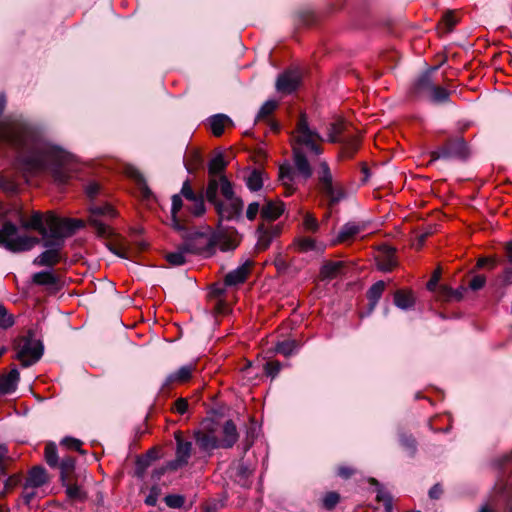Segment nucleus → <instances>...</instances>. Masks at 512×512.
<instances>
[{
	"label": "nucleus",
	"mask_w": 512,
	"mask_h": 512,
	"mask_svg": "<svg viewBox=\"0 0 512 512\" xmlns=\"http://www.w3.org/2000/svg\"><path fill=\"white\" fill-rule=\"evenodd\" d=\"M45 460L52 468L58 466L57 447L55 444L49 443L45 446Z\"/></svg>",
	"instance_id": "a19ab883"
},
{
	"label": "nucleus",
	"mask_w": 512,
	"mask_h": 512,
	"mask_svg": "<svg viewBox=\"0 0 512 512\" xmlns=\"http://www.w3.org/2000/svg\"><path fill=\"white\" fill-rule=\"evenodd\" d=\"M174 409L177 413L183 415L187 412L188 402L185 398H179L174 403Z\"/></svg>",
	"instance_id": "e2e57ef3"
},
{
	"label": "nucleus",
	"mask_w": 512,
	"mask_h": 512,
	"mask_svg": "<svg viewBox=\"0 0 512 512\" xmlns=\"http://www.w3.org/2000/svg\"><path fill=\"white\" fill-rule=\"evenodd\" d=\"M215 240V248L218 247L221 251L234 250L238 243L235 238H232L222 232L212 233Z\"/></svg>",
	"instance_id": "bb28decb"
},
{
	"label": "nucleus",
	"mask_w": 512,
	"mask_h": 512,
	"mask_svg": "<svg viewBox=\"0 0 512 512\" xmlns=\"http://www.w3.org/2000/svg\"><path fill=\"white\" fill-rule=\"evenodd\" d=\"M184 502L185 499L181 495L170 494L165 497V503L171 508H181Z\"/></svg>",
	"instance_id": "3c124183"
},
{
	"label": "nucleus",
	"mask_w": 512,
	"mask_h": 512,
	"mask_svg": "<svg viewBox=\"0 0 512 512\" xmlns=\"http://www.w3.org/2000/svg\"><path fill=\"white\" fill-rule=\"evenodd\" d=\"M85 192H86V195L89 198L90 202L97 201L96 197L101 195L102 187L100 186L99 183L92 181L87 184V186L85 188Z\"/></svg>",
	"instance_id": "de8ad7c7"
},
{
	"label": "nucleus",
	"mask_w": 512,
	"mask_h": 512,
	"mask_svg": "<svg viewBox=\"0 0 512 512\" xmlns=\"http://www.w3.org/2000/svg\"><path fill=\"white\" fill-rule=\"evenodd\" d=\"M260 211V204L258 202H252L248 205L246 210V218L253 221Z\"/></svg>",
	"instance_id": "bf43d9fd"
},
{
	"label": "nucleus",
	"mask_w": 512,
	"mask_h": 512,
	"mask_svg": "<svg viewBox=\"0 0 512 512\" xmlns=\"http://www.w3.org/2000/svg\"><path fill=\"white\" fill-rule=\"evenodd\" d=\"M339 495L336 492H329L323 498V506L327 509H332L339 502Z\"/></svg>",
	"instance_id": "5fc2aeb1"
},
{
	"label": "nucleus",
	"mask_w": 512,
	"mask_h": 512,
	"mask_svg": "<svg viewBox=\"0 0 512 512\" xmlns=\"http://www.w3.org/2000/svg\"><path fill=\"white\" fill-rule=\"evenodd\" d=\"M442 493V488L440 485L436 484L429 490V496L432 499H438Z\"/></svg>",
	"instance_id": "774afa93"
},
{
	"label": "nucleus",
	"mask_w": 512,
	"mask_h": 512,
	"mask_svg": "<svg viewBox=\"0 0 512 512\" xmlns=\"http://www.w3.org/2000/svg\"><path fill=\"white\" fill-rule=\"evenodd\" d=\"M181 195L185 197L187 200H195V197L198 195L194 193L192 187L190 186V183L188 180H186L181 188Z\"/></svg>",
	"instance_id": "052dcab7"
},
{
	"label": "nucleus",
	"mask_w": 512,
	"mask_h": 512,
	"mask_svg": "<svg viewBox=\"0 0 512 512\" xmlns=\"http://www.w3.org/2000/svg\"><path fill=\"white\" fill-rule=\"evenodd\" d=\"M297 246L301 252H308L315 249L316 243L314 239L305 237L297 241Z\"/></svg>",
	"instance_id": "864d4df0"
},
{
	"label": "nucleus",
	"mask_w": 512,
	"mask_h": 512,
	"mask_svg": "<svg viewBox=\"0 0 512 512\" xmlns=\"http://www.w3.org/2000/svg\"><path fill=\"white\" fill-rule=\"evenodd\" d=\"M366 228V224L364 222H348L344 224L336 239V243L345 242L354 238L360 232L364 231Z\"/></svg>",
	"instance_id": "412c9836"
},
{
	"label": "nucleus",
	"mask_w": 512,
	"mask_h": 512,
	"mask_svg": "<svg viewBox=\"0 0 512 512\" xmlns=\"http://www.w3.org/2000/svg\"><path fill=\"white\" fill-rule=\"evenodd\" d=\"M62 485L66 488V494L71 500H83L85 499V493L82 491L80 486L77 484H68L66 481L62 482Z\"/></svg>",
	"instance_id": "ea45409f"
},
{
	"label": "nucleus",
	"mask_w": 512,
	"mask_h": 512,
	"mask_svg": "<svg viewBox=\"0 0 512 512\" xmlns=\"http://www.w3.org/2000/svg\"><path fill=\"white\" fill-rule=\"evenodd\" d=\"M284 211L282 202L267 201V203L261 208V216L266 220L277 219Z\"/></svg>",
	"instance_id": "393cba45"
},
{
	"label": "nucleus",
	"mask_w": 512,
	"mask_h": 512,
	"mask_svg": "<svg viewBox=\"0 0 512 512\" xmlns=\"http://www.w3.org/2000/svg\"><path fill=\"white\" fill-rule=\"evenodd\" d=\"M303 226L307 231L316 232L319 228V223L312 214L306 213L303 218Z\"/></svg>",
	"instance_id": "8fccbe9b"
},
{
	"label": "nucleus",
	"mask_w": 512,
	"mask_h": 512,
	"mask_svg": "<svg viewBox=\"0 0 512 512\" xmlns=\"http://www.w3.org/2000/svg\"><path fill=\"white\" fill-rule=\"evenodd\" d=\"M234 194L233 184L225 175L221 174L219 177L209 178L205 196L210 204L213 205L223 201V199L231 198Z\"/></svg>",
	"instance_id": "6e6552de"
},
{
	"label": "nucleus",
	"mask_w": 512,
	"mask_h": 512,
	"mask_svg": "<svg viewBox=\"0 0 512 512\" xmlns=\"http://www.w3.org/2000/svg\"><path fill=\"white\" fill-rule=\"evenodd\" d=\"M176 451L175 459L167 462V468L170 471H176L189 462L192 453V442L185 441L180 432L175 433Z\"/></svg>",
	"instance_id": "f8f14e48"
},
{
	"label": "nucleus",
	"mask_w": 512,
	"mask_h": 512,
	"mask_svg": "<svg viewBox=\"0 0 512 512\" xmlns=\"http://www.w3.org/2000/svg\"><path fill=\"white\" fill-rule=\"evenodd\" d=\"M74 466H75L74 458H72L70 456H66V457L62 458V460L59 464V467L61 470L60 478H61L62 482L66 481L68 474L74 470Z\"/></svg>",
	"instance_id": "58836bf2"
},
{
	"label": "nucleus",
	"mask_w": 512,
	"mask_h": 512,
	"mask_svg": "<svg viewBox=\"0 0 512 512\" xmlns=\"http://www.w3.org/2000/svg\"><path fill=\"white\" fill-rule=\"evenodd\" d=\"M450 93L448 90L441 86L435 85L434 88L431 90L430 94L427 96V98L430 99L433 103H446L449 100Z\"/></svg>",
	"instance_id": "e433bc0d"
},
{
	"label": "nucleus",
	"mask_w": 512,
	"mask_h": 512,
	"mask_svg": "<svg viewBox=\"0 0 512 512\" xmlns=\"http://www.w3.org/2000/svg\"><path fill=\"white\" fill-rule=\"evenodd\" d=\"M251 266L252 262L250 260H247L236 269L227 273L224 279L225 285L236 286L238 284L243 283L249 275Z\"/></svg>",
	"instance_id": "aec40b11"
},
{
	"label": "nucleus",
	"mask_w": 512,
	"mask_h": 512,
	"mask_svg": "<svg viewBox=\"0 0 512 512\" xmlns=\"http://www.w3.org/2000/svg\"><path fill=\"white\" fill-rule=\"evenodd\" d=\"M61 443L68 449L76 450V451H79L82 453V450H81L82 442L78 439H75L72 437H65Z\"/></svg>",
	"instance_id": "13d9d810"
},
{
	"label": "nucleus",
	"mask_w": 512,
	"mask_h": 512,
	"mask_svg": "<svg viewBox=\"0 0 512 512\" xmlns=\"http://www.w3.org/2000/svg\"><path fill=\"white\" fill-rule=\"evenodd\" d=\"M230 121V119L224 114H217L210 118V127L212 133L215 136H220L223 131L225 125Z\"/></svg>",
	"instance_id": "f704fd0d"
},
{
	"label": "nucleus",
	"mask_w": 512,
	"mask_h": 512,
	"mask_svg": "<svg viewBox=\"0 0 512 512\" xmlns=\"http://www.w3.org/2000/svg\"><path fill=\"white\" fill-rule=\"evenodd\" d=\"M46 223L50 232L58 234L63 240L71 236L75 231L84 227V221L79 219L60 218L53 212H49Z\"/></svg>",
	"instance_id": "1a4fd4ad"
},
{
	"label": "nucleus",
	"mask_w": 512,
	"mask_h": 512,
	"mask_svg": "<svg viewBox=\"0 0 512 512\" xmlns=\"http://www.w3.org/2000/svg\"><path fill=\"white\" fill-rule=\"evenodd\" d=\"M42 214L39 211H34L31 217L26 220L24 217H20V224L25 229H32L38 231L42 239L50 235V229L46 223L47 214Z\"/></svg>",
	"instance_id": "4468645a"
},
{
	"label": "nucleus",
	"mask_w": 512,
	"mask_h": 512,
	"mask_svg": "<svg viewBox=\"0 0 512 512\" xmlns=\"http://www.w3.org/2000/svg\"><path fill=\"white\" fill-rule=\"evenodd\" d=\"M227 166V162L224 159L223 154H217L208 165V172L210 177H219L218 174L221 173Z\"/></svg>",
	"instance_id": "2f4dec72"
},
{
	"label": "nucleus",
	"mask_w": 512,
	"mask_h": 512,
	"mask_svg": "<svg viewBox=\"0 0 512 512\" xmlns=\"http://www.w3.org/2000/svg\"><path fill=\"white\" fill-rule=\"evenodd\" d=\"M468 151L465 141L462 138H457L448 141L444 146L436 151L431 152L430 162L438 159H464L467 157Z\"/></svg>",
	"instance_id": "9d476101"
},
{
	"label": "nucleus",
	"mask_w": 512,
	"mask_h": 512,
	"mask_svg": "<svg viewBox=\"0 0 512 512\" xmlns=\"http://www.w3.org/2000/svg\"><path fill=\"white\" fill-rule=\"evenodd\" d=\"M394 303L398 308L406 310L414 305V298L412 293L400 290L394 295Z\"/></svg>",
	"instance_id": "7c9ffc66"
},
{
	"label": "nucleus",
	"mask_w": 512,
	"mask_h": 512,
	"mask_svg": "<svg viewBox=\"0 0 512 512\" xmlns=\"http://www.w3.org/2000/svg\"><path fill=\"white\" fill-rule=\"evenodd\" d=\"M42 244L45 248L41 254H39L34 260L35 266H47L53 267L62 260V249L64 247L65 240H63L58 234L50 232L48 237L39 239L38 244Z\"/></svg>",
	"instance_id": "20e7f679"
},
{
	"label": "nucleus",
	"mask_w": 512,
	"mask_h": 512,
	"mask_svg": "<svg viewBox=\"0 0 512 512\" xmlns=\"http://www.w3.org/2000/svg\"><path fill=\"white\" fill-rule=\"evenodd\" d=\"M401 445L410 453L414 454L416 450V442L413 437L407 435H401Z\"/></svg>",
	"instance_id": "6e6d98bb"
},
{
	"label": "nucleus",
	"mask_w": 512,
	"mask_h": 512,
	"mask_svg": "<svg viewBox=\"0 0 512 512\" xmlns=\"http://www.w3.org/2000/svg\"><path fill=\"white\" fill-rule=\"evenodd\" d=\"M485 283H486L485 276H483V275H476V276H474L471 279V281L469 283V287L472 290H479V289L484 287Z\"/></svg>",
	"instance_id": "680f3d73"
},
{
	"label": "nucleus",
	"mask_w": 512,
	"mask_h": 512,
	"mask_svg": "<svg viewBox=\"0 0 512 512\" xmlns=\"http://www.w3.org/2000/svg\"><path fill=\"white\" fill-rule=\"evenodd\" d=\"M496 260L494 258H479L477 261V268H483L485 266H489L490 269H494L496 267Z\"/></svg>",
	"instance_id": "0e129e2a"
},
{
	"label": "nucleus",
	"mask_w": 512,
	"mask_h": 512,
	"mask_svg": "<svg viewBox=\"0 0 512 512\" xmlns=\"http://www.w3.org/2000/svg\"><path fill=\"white\" fill-rule=\"evenodd\" d=\"M38 487L30 486L27 483L23 485L22 498L25 504H30L32 500L36 497L37 492L36 489Z\"/></svg>",
	"instance_id": "603ef678"
},
{
	"label": "nucleus",
	"mask_w": 512,
	"mask_h": 512,
	"mask_svg": "<svg viewBox=\"0 0 512 512\" xmlns=\"http://www.w3.org/2000/svg\"><path fill=\"white\" fill-rule=\"evenodd\" d=\"M300 84V74L297 71L289 70L280 74L276 81V89L280 93L291 94Z\"/></svg>",
	"instance_id": "f3484780"
},
{
	"label": "nucleus",
	"mask_w": 512,
	"mask_h": 512,
	"mask_svg": "<svg viewBox=\"0 0 512 512\" xmlns=\"http://www.w3.org/2000/svg\"><path fill=\"white\" fill-rule=\"evenodd\" d=\"M44 347L41 341L34 339L32 331L19 339L17 343L16 358L23 367L35 364L43 355Z\"/></svg>",
	"instance_id": "0eeeda50"
},
{
	"label": "nucleus",
	"mask_w": 512,
	"mask_h": 512,
	"mask_svg": "<svg viewBox=\"0 0 512 512\" xmlns=\"http://www.w3.org/2000/svg\"><path fill=\"white\" fill-rule=\"evenodd\" d=\"M278 103L274 100H268L266 101L260 108L256 120H262L266 117H268L270 114L274 112V110L277 108Z\"/></svg>",
	"instance_id": "79ce46f5"
},
{
	"label": "nucleus",
	"mask_w": 512,
	"mask_h": 512,
	"mask_svg": "<svg viewBox=\"0 0 512 512\" xmlns=\"http://www.w3.org/2000/svg\"><path fill=\"white\" fill-rule=\"evenodd\" d=\"M317 176L320 192L327 198L328 206L331 208L338 204L345 197V193L341 186L334 183L333 176L327 162H320Z\"/></svg>",
	"instance_id": "423d86ee"
},
{
	"label": "nucleus",
	"mask_w": 512,
	"mask_h": 512,
	"mask_svg": "<svg viewBox=\"0 0 512 512\" xmlns=\"http://www.w3.org/2000/svg\"><path fill=\"white\" fill-rule=\"evenodd\" d=\"M192 206L190 207L191 213L194 216H201L205 212V204L203 195H198L195 200H190Z\"/></svg>",
	"instance_id": "09e8293b"
},
{
	"label": "nucleus",
	"mask_w": 512,
	"mask_h": 512,
	"mask_svg": "<svg viewBox=\"0 0 512 512\" xmlns=\"http://www.w3.org/2000/svg\"><path fill=\"white\" fill-rule=\"evenodd\" d=\"M221 437H219L221 448L229 449L232 448L238 441L239 434L237 427L232 420L224 422L221 428Z\"/></svg>",
	"instance_id": "a211bd4d"
},
{
	"label": "nucleus",
	"mask_w": 512,
	"mask_h": 512,
	"mask_svg": "<svg viewBox=\"0 0 512 512\" xmlns=\"http://www.w3.org/2000/svg\"><path fill=\"white\" fill-rule=\"evenodd\" d=\"M384 289H385V283L383 281H378V282L374 283L368 290L367 298L370 302L371 310L374 309L377 302L381 298Z\"/></svg>",
	"instance_id": "c756f323"
},
{
	"label": "nucleus",
	"mask_w": 512,
	"mask_h": 512,
	"mask_svg": "<svg viewBox=\"0 0 512 512\" xmlns=\"http://www.w3.org/2000/svg\"><path fill=\"white\" fill-rule=\"evenodd\" d=\"M369 483L376 486V499L378 502H382L387 512L392 510V497L388 491H386L375 478H370Z\"/></svg>",
	"instance_id": "cd10ccee"
},
{
	"label": "nucleus",
	"mask_w": 512,
	"mask_h": 512,
	"mask_svg": "<svg viewBox=\"0 0 512 512\" xmlns=\"http://www.w3.org/2000/svg\"><path fill=\"white\" fill-rule=\"evenodd\" d=\"M344 263L342 261H327L320 268V279L323 281H329L338 276L343 268Z\"/></svg>",
	"instance_id": "5701e85b"
},
{
	"label": "nucleus",
	"mask_w": 512,
	"mask_h": 512,
	"mask_svg": "<svg viewBox=\"0 0 512 512\" xmlns=\"http://www.w3.org/2000/svg\"><path fill=\"white\" fill-rule=\"evenodd\" d=\"M183 206L182 198L180 195L175 194L172 197V207H171V213H172V227L175 230H182L184 229L185 224H183L180 219L177 217V213L181 210Z\"/></svg>",
	"instance_id": "c85d7f7f"
},
{
	"label": "nucleus",
	"mask_w": 512,
	"mask_h": 512,
	"mask_svg": "<svg viewBox=\"0 0 512 512\" xmlns=\"http://www.w3.org/2000/svg\"><path fill=\"white\" fill-rule=\"evenodd\" d=\"M13 324V315L10 314L3 305H0V328L8 329L13 326Z\"/></svg>",
	"instance_id": "49530a36"
},
{
	"label": "nucleus",
	"mask_w": 512,
	"mask_h": 512,
	"mask_svg": "<svg viewBox=\"0 0 512 512\" xmlns=\"http://www.w3.org/2000/svg\"><path fill=\"white\" fill-rule=\"evenodd\" d=\"M322 140L320 134L309 127L306 115L301 114L293 136L294 165L287 163L279 168V179L285 187L286 195H291L295 191L300 179L307 181L312 176L313 171L304 149L311 154L319 155L322 150L318 142Z\"/></svg>",
	"instance_id": "f257e3e1"
},
{
	"label": "nucleus",
	"mask_w": 512,
	"mask_h": 512,
	"mask_svg": "<svg viewBox=\"0 0 512 512\" xmlns=\"http://www.w3.org/2000/svg\"><path fill=\"white\" fill-rule=\"evenodd\" d=\"M343 131L342 123H331L328 131V141L332 143L341 142L340 135Z\"/></svg>",
	"instance_id": "c03bdc74"
},
{
	"label": "nucleus",
	"mask_w": 512,
	"mask_h": 512,
	"mask_svg": "<svg viewBox=\"0 0 512 512\" xmlns=\"http://www.w3.org/2000/svg\"><path fill=\"white\" fill-rule=\"evenodd\" d=\"M459 22V18L454 11H447L438 23V28L442 32H450Z\"/></svg>",
	"instance_id": "473e14b6"
},
{
	"label": "nucleus",
	"mask_w": 512,
	"mask_h": 512,
	"mask_svg": "<svg viewBox=\"0 0 512 512\" xmlns=\"http://www.w3.org/2000/svg\"><path fill=\"white\" fill-rule=\"evenodd\" d=\"M19 379V371L16 368L11 369L7 375L0 377V392L3 394L14 392L17 388Z\"/></svg>",
	"instance_id": "4be33fe9"
},
{
	"label": "nucleus",
	"mask_w": 512,
	"mask_h": 512,
	"mask_svg": "<svg viewBox=\"0 0 512 512\" xmlns=\"http://www.w3.org/2000/svg\"><path fill=\"white\" fill-rule=\"evenodd\" d=\"M395 250L386 248L383 255L377 258V267L383 272H390L396 266Z\"/></svg>",
	"instance_id": "a878e982"
},
{
	"label": "nucleus",
	"mask_w": 512,
	"mask_h": 512,
	"mask_svg": "<svg viewBox=\"0 0 512 512\" xmlns=\"http://www.w3.org/2000/svg\"><path fill=\"white\" fill-rule=\"evenodd\" d=\"M265 372L268 376L274 378L281 370V364L278 361L267 362L264 366Z\"/></svg>",
	"instance_id": "4d7b16f0"
},
{
	"label": "nucleus",
	"mask_w": 512,
	"mask_h": 512,
	"mask_svg": "<svg viewBox=\"0 0 512 512\" xmlns=\"http://www.w3.org/2000/svg\"><path fill=\"white\" fill-rule=\"evenodd\" d=\"M280 233V228L278 225H265L261 224L257 228V243L256 249L257 251H264L271 245L273 239L277 237Z\"/></svg>",
	"instance_id": "2eb2a0df"
},
{
	"label": "nucleus",
	"mask_w": 512,
	"mask_h": 512,
	"mask_svg": "<svg viewBox=\"0 0 512 512\" xmlns=\"http://www.w3.org/2000/svg\"><path fill=\"white\" fill-rule=\"evenodd\" d=\"M502 280L505 285L512 284V267L505 269Z\"/></svg>",
	"instance_id": "338daca9"
},
{
	"label": "nucleus",
	"mask_w": 512,
	"mask_h": 512,
	"mask_svg": "<svg viewBox=\"0 0 512 512\" xmlns=\"http://www.w3.org/2000/svg\"><path fill=\"white\" fill-rule=\"evenodd\" d=\"M186 251L183 249V245L181 246L180 250L176 252L169 253L166 256L167 261L174 266H180L185 263V256L184 253Z\"/></svg>",
	"instance_id": "a18cd8bd"
},
{
	"label": "nucleus",
	"mask_w": 512,
	"mask_h": 512,
	"mask_svg": "<svg viewBox=\"0 0 512 512\" xmlns=\"http://www.w3.org/2000/svg\"><path fill=\"white\" fill-rule=\"evenodd\" d=\"M39 243L38 237L19 235L18 227L10 222H4L0 229V246H3L6 250L18 253L29 251Z\"/></svg>",
	"instance_id": "f03ea898"
},
{
	"label": "nucleus",
	"mask_w": 512,
	"mask_h": 512,
	"mask_svg": "<svg viewBox=\"0 0 512 512\" xmlns=\"http://www.w3.org/2000/svg\"><path fill=\"white\" fill-rule=\"evenodd\" d=\"M439 279H440V273L438 271L434 272L433 276L430 278V280L427 283V288L429 290H433L436 287Z\"/></svg>",
	"instance_id": "69168bd1"
},
{
	"label": "nucleus",
	"mask_w": 512,
	"mask_h": 512,
	"mask_svg": "<svg viewBox=\"0 0 512 512\" xmlns=\"http://www.w3.org/2000/svg\"><path fill=\"white\" fill-rule=\"evenodd\" d=\"M246 185L250 191H258L263 186L262 172L254 169L246 178Z\"/></svg>",
	"instance_id": "c9c22d12"
},
{
	"label": "nucleus",
	"mask_w": 512,
	"mask_h": 512,
	"mask_svg": "<svg viewBox=\"0 0 512 512\" xmlns=\"http://www.w3.org/2000/svg\"><path fill=\"white\" fill-rule=\"evenodd\" d=\"M0 189L8 194H15L18 190V186L13 179L0 174Z\"/></svg>",
	"instance_id": "37998d69"
},
{
	"label": "nucleus",
	"mask_w": 512,
	"mask_h": 512,
	"mask_svg": "<svg viewBox=\"0 0 512 512\" xmlns=\"http://www.w3.org/2000/svg\"><path fill=\"white\" fill-rule=\"evenodd\" d=\"M194 364H188L180 367L177 371L170 373L162 384V389L169 388L173 384H181L188 381L195 370Z\"/></svg>",
	"instance_id": "6ab92c4d"
},
{
	"label": "nucleus",
	"mask_w": 512,
	"mask_h": 512,
	"mask_svg": "<svg viewBox=\"0 0 512 512\" xmlns=\"http://www.w3.org/2000/svg\"><path fill=\"white\" fill-rule=\"evenodd\" d=\"M178 231L182 233L183 249L187 253L211 255L215 251V240L211 232H190L186 226Z\"/></svg>",
	"instance_id": "39448f33"
},
{
	"label": "nucleus",
	"mask_w": 512,
	"mask_h": 512,
	"mask_svg": "<svg viewBox=\"0 0 512 512\" xmlns=\"http://www.w3.org/2000/svg\"><path fill=\"white\" fill-rule=\"evenodd\" d=\"M438 69L437 66L430 68L421 74L412 86V94L418 98H427L435 84L432 80V73Z\"/></svg>",
	"instance_id": "ddd939ff"
},
{
	"label": "nucleus",
	"mask_w": 512,
	"mask_h": 512,
	"mask_svg": "<svg viewBox=\"0 0 512 512\" xmlns=\"http://www.w3.org/2000/svg\"><path fill=\"white\" fill-rule=\"evenodd\" d=\"M89 222L100 237L112 235L108 221L117 216L114 207L107 202L92 201L88 205Z\"/></svg>",
	"instance_id": "7ed1b4c3"
},
{
	"label": "nucleus",
	"mask_w": 512,
	"mask_h": 512,
	"mask_svg": "<svg viewBox=\"0 0 512 512\" xmlns=\"http://www.w3.org/2000/svg\"><path fill=\"white\" fill-rule=\"evenodd\" d=\"M195 441L200 449L212 451L221 448L219 437L212 428H206L195 432Z\"/></svg>",
	"instance_id": "dca6fc26"
},
{
	"label": "nucleus",
	"mask_w": 512,
	"mask_h": 512,
	"mask_svg": "<svg viewBox=\"0 0 512 512\" xmlns=\"http://www.w3.org/2000/svg\"><path fill=\"white\" fill-rule=\"evenodd\" d=\"M33 282L37 285L53 286L57 284L58 279L51 271H40L33 275Z\"/></svg>",
	"instance_id": "72a5a7b5"
},
{
	"label": "nucleus",
	"mask_w": 512,
	"mask_h": 512,
	"mask_svg": "<svg viewBox=\"0 0 512 512\" xmlns=\"http://www.w3.org/2000/svg\"><path fill=\"white\" fill-rule=\"evenodd\" d=\"M297 348H298V343L295 340L288 339V340H284L282 342H278L275 350L277 353L288 357V356L292 355L293 353H295Z\"/></svg>",
	"instance_id": "4c0bfd02"
},
{
	"label": "nucleus",
	"mask_w": 512,
	"mask_h": 512,
	"mask_svg": "<svg viewBox=\"0 0 512 512\" xmlns=\"http://www.w3.org/2000/svg\"><path fill=\"white\" fill-rule=\"evenodd\" d=\"M47 482H48V477H47L46 470L40 466L33 467L29 471V473L25 479V483H27L30 486H34V487H38V488H40Z\"/></svg>",
	"instance_id": "b1692460"
},
{
	"label": "nucleus",
	"mask_w": 512,
	"mask_h": 512,
	"mask_svg": "<svg viewBox=\"0 0 512 512\" xmlns=\"http://www.w3.org/2000/svg\"><path fill=\"white\" fill-rule=\"evenodd\" d=\"M213 206L221 220H239L242 216L243 201L235 194Z\"/></svg>",
	"instance_id": "9b49d317"
}]
</instances>
